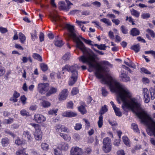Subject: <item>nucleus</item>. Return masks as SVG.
<instances>
[{"mask_svg":"<svg viewBox=\"0 0 155 155\" xmlns=\"http://www.w3.org/2000/svg\"><path fill=\"white\" fill-rule=\"evenodd\" d=\"M130 34L132 36H136L139 35L140 33L139 30L136 28H134L131 29L130 32Z\"/></svg>","mask_w":155,"mask_h":155,"instance_id":"15","label":"nucleus"},{"mask_svg":"<svg viewBox=\"0 0 155 155\" xmlns=\"http://www.w3.org/2000/svg\"><path fill=\"white\" fill-rule=\"evenodd\" d=\"M69 146L67 143L62 142L58 146V148L61 150L66 151L69 148Z\"/></svg>","mask_w":155,"mask_h":155,"instance_id":"9","label":"nucleus"},{"mask_svg":"<svg viewBox=\"0 0 155 155\" xmlns=\"http://www.w3.org/2000/svg\"><path fill=\"white\" fill-rule=\"evenodd\" d=\"M41 149L47 151L49 149V145L46 143H43L41 145Z\"/></svg>","mask_w":155,"mask_h":155,"instance_id":"32","label":"nucleus"},{"mask_svg":"<svg viewBox=\"0 0 155 155\" xmlns=\"http://www.w3.org/2000/svg\"><path fill=\"white\" fill-rule=\"evenodd\" d=\"M19 38L21 42L24 43L26 39L25 35L21 33H19L18 34Z\"/></svg>","mask_w":155,"mask_h":155,"instance_id":"26","label":"nucleus"},{"mask_svg":"<svg viewBox=\"0 0 155 155\" xmlns=\"http://www.w3.org/2000/svg\"><path fill=\"white\" fill-rule=\"evenodd\" d=\"M80 38L82 40H83L85 43L87 44L94 46V45H92L91 44L92 41L91 40H87L81 36L80 37Z\"/></svg>","mask_w":155,"mask_h":155,"instance_id":"38","label":"nucleus"},{"mask_svg":"<svg viewBox=\"0 0 155 155\" xmlns=\"http://www.w3.org/2000/svg\"><path fill=\"white\" fill-rule=\"evenodd\" d=\"M141 17L143 19H146L150 17V15L149 13H143L141 15Z\"/></svg>","mask_w":155,"mask_h":155,"instance_id":"55","label":"nucleus"},{"mask_svg":"<svg viewBox=\"0 0 155 155\" xmlns=\"http://www.w3.org/2000/svg\"><path fill=\"white\" fill-rule=\"evenodd\" d=\"M82 128V125L80 123H77L74 127V129L76 130H79Z\"/></svg>","mask_w":155,"mask_h":155,"instance_id":"48","label":"nucleus"},{"mask_svg":"<svg viewBox=\"0 0 155 155\" xmlns=\"http://www.w3.org/2000/svg\"><path fill=\"white\" fill-rule=\"evenodd\" d=\"M25 150L24 149H19L16 152V155H23L25 153Z\"/></svg>","mask_w":155,"mask_h":155,"instance_id":"34","label":"nucleus"},{"mask_svg":"<svg viewBox=\"0 0 155 155\" xmlns=\"http://www.w3.org/2000/svg\"><path fill=\"white\" fill-rule=\"evenodd\" d=\"M58 110V109H53L50 110L48 112V114H49L53 115L54 114L55 115H56V113Z\"/></svg>","mask_w":155,"mask_h":155,"instance_id":"51","label":"nucleus"},{"mask_svg":"<svg viewBox=\"0 0 155 155\" xmlns=\"http://www.w3.org/2000/svg\"><path fill=\"white\" fill-rule=\"evenodd\" d=\"M52 21L58 26H60L63 28H66L68 32V36L73 39L76 43V46L80 49L84 55H87L89 54V49L86 48L80 39L77 37L74 29V26L69 24H66L62 17L58 15L51 16Z\"/></svg>","mask_w":155,"mask_h":155,"instance_id":"1","label":"nucleus"},{"mask_svg":"<svg viewBox=\"0 0 155 155\" xmlns=\"http://www.w3.org/2000/svg\"><path fill=\"white\" fill-rule=\"evenodd\" d=\"M79 92L78 89L76 87H74L73 88L71 91V93L73 95H75L77 94Z\"/></svg>","mask_w":155,"mask_h":155,"instance_id":"45","label":"nucleus"},{"mask_svg":"<svg viewBox=\"0 0 155 155\" xmlns=\"http://www.w3.org/2000/svg\"><path fill=\"white\" fill-rule=\"evenodd\" d=\"M124 63L126 65L129 66L130 67L134 68H136V65L131 61H130L129 63L126 61H124Z\"/></svg>","mask_w":155,"mask_h":155,"instance_id":"33","label":"nucleus"},{"mask_svg":"<svg viewBox=\"0 0 155 155\" xmlns=\"http://www.w3.org/2000/svg\"><path fill=\"white\" fill-rule=\"evenodd\" d=\"M121 78L122 81L124 82L129 81L130 80V78L128 77L127 74L125 73H122L121 74Z\"/></svg>","mask_w":155,"mask_h":155,"instance_id":"20","label":"nucleus"},{"mask_svg":"<svg viewBox=\"0 0 155 155\" xmlns=\"http://www.w3.org/2000/svg\"><path fill=\"white\" fill-rule=\"evenodd\" d=\"M92 149L90 147H86L84 151L83 152L84 155H87L90 154L92 152Z\"/></svg>","mask_w":155,"mask_h":155,"instance_id":"27","label":"nucleus"},{"mask_svg":"<svg viewBox=\"0 0 155 155\" xmlns=\"http://www.w3.org/2000/svg\"><path fill=\"white\" fill-rule=\"evenodd\" d=\"M131 13L132 15L137 18L140 15V13L134 9H132L131 10Z\"/></svg>","mask_w":155,"mask_h":155,"instance_id":"30","label":"nucleus"},{"mask_svg":"<svg viewBox=\"0 0 155 155\" xmlns=\"http://www.w3.org/2000/svg\"><path fill=\"white\" fill-rule=\"evenodd\" d=\"M103 145H111L110 139L108 137L105 138L103 141Z\"/></svg>","mask_w":155,"mask_h":155,"instance_id":"21","label":"nucleus"},{"mask_svg":"<svg viewBox=\"0 0 155 155\" xmlns=\"http://www.w3.org/2000/svg\"><path fill=\"white\" fill-rule=\"evenodd\" d=\"M73 105V102L71 101H69L67 103V107L68 108H72Z\"/></svg>","mask_w":155,"mask_h":155,"instance_id":"63","label":"nucleus"},{"mask_svg":"<svg viewBox=\"0 0 155 155\" xmlns=\"http://www.w3.org/2000/svg\"><path fill=\"white\" fill-rule=\"evenodd\" d=\"M59 135L65 140L67 141H69L71 140V138L70 137L66 134H65L61 133H60Z\"/></svg>","mask_w":155,"mask_h":155,"instance_id":"25","label":"nucleus"},{"mask_svg":"<svg viewBox=\"0 0 155 155\" xmlns=\"http://www.w3.org/2000/svg\"><path fill=\"white\" fill-rule=\"evenodd\" d=\"M20 114L23 116H28L29 115V113L28 112H27V111L25 109L21 110L20 112Z\"/></svg>","mask_w":155,"mask_h":155,"instance_id":"42","label":"nucleus"},{"mask_svg":"<svg viewBox=\"0 0 155 155\" xmlns=\"http://www.w3.org/2000/svg\"><path fill=\"white\" fill-rule=\"evenodd\" d=\"M42 106L44 107H47L50 105V103L48 101H43L41 103Z\"/></svg>","mask_w":155,"mask_h":155,"instance_id":"41","label":"nucleus"},{"mask_svg":"<svg viewBox=\"0 0 155 155\" xmlns=\"http://www.w3.org/2000/svg\"><path fill=\"white\" fill-rule=\"evenodd\" d=\"M112 21L117 25H118L120 23V21L118 19H116L114 18L112 19Z\"/></svg>","mask_w":155,"mask_h":155,"instance_id":"58","label":"nucleus"},{"mask_svg":"<svg viewBox=\"0 0 155 155\" xmlns=\"http://www.w3.org/2000/svg\"><path fill=\"white\" fill-rule=\"evenodd\" d=\"M76 113L72 112L66 111L62 114V116L64 117H72L76 116Z\"/></svg>","mask_w":155,"mask_h":155,"instance_id":"12","label":"nucleus"},{"mask_svg":"<svg viewBox=\"0 0 155 155\" xmlns=\"http://www.w3.org/2000/svg\"><path fill=\"white\" fill-rule=\"evenodd\" d=\"M102 149L105 153H108L111 150V145H103Z\"/></svg>","mask_w":155,"mask_h":155,"instance_id":"18","label":"nucleus"},{"mask_svg":"<svg viewBox=\"0 0 155 155\" xmlns=\"http://www.w3.org/2000/svg\"><path fill=\"white\" fill-rule=\"evenodd\" d=\"M34 135L35 139L36 140H41L42 137V134L41 131L35 132Z\"/></svg>","mask_w":155,"mask_h":155,"instance_id":"14","label":"nucleus"},{"mask_svg":"<svg viewBox=\"0 0 155 155\" xmlns=\"http://www.w3.org/2000/svg\"><path fill=\"white\" fill-rule=\"evenodd\" d=\"M94 46L97 47L98 49L101 50H105L106 49V46L104 44H101L98 45L96 44H94Z\"/></svg>","mask_w":155,"mask_h":155,"instance_id":"29","label":"nucleus"},{"mask_svg":"<svg viewBox=\"0 0 155 155\" xmlns=\"http://www.w3.org/2000/svg\"><path fill=\"white\" fill-rule=\"evenodd\" d=\"M126 20L127 21L128 20L129 22L131 23L132 25H134L135 24L134 21V19L131 17H127Z\"/></svg>","mask_w":155,"mask_h":155,"instance_id":"56","label":"nucleus"},{"mask_svg":"<svg viewBox=\"0 0 155 155\" xmlns=\"http://www.w3.org/2000/svg\"><path fill=\"white\" fill-rule=\"evenodd\" d=\"M26 97L24 95L20 97L21 101L23 104H25L26 103Z\"/></svg>","mask_w":155,"mask_h":155,"instance_id":"53","label":"nucleus"},{"mask_svg":"<svg viewBox=\"0 0 155 155\" xmlns=\"http://www.w3.org/2000/svg\"><path fill=\"white\" fill-rule=\"evenodd\" d=\"M59 4H60L59 8L60 10H64L67 11L70 8L65 5L64 2H60Z\"/></svg>","mask_w":155,"mask_h":155,"instance_id":"11","label":"nucleus"},{"mask_svg":"<svg viewBox=\"0 0 155 155\" xmlns=\"http://www.w3.org/2000/svg\"><path fill=\"white\" fill-rule=\"evenodd\" d=\"M131 127L134 130L135 132L138 134L140 133V130L137 124L135 123H132L131 125Z\"/></svg>","mask_w":155,"mask_h":155,"instance_id":"22","label":"nucleus"},{"mask_svg":"<svg viewBox=\"0 0 155 155\" xmlns=\"http://www.w3.org/2000/svg\"><path fill=\"white\" fill-rule=\"evenodd\" d=\"M20 96V94L17 92L16 91H14L13 94V97L17 99Z\"/></svg>","mask_w":155,"mask_h":155,"instance_id":"62","label":"nucleus"},{"mask_svg":"<svg viewBox=\"0 0 155 155\" xmlns=\"http://www.w3.org/2000/svg\"><path fill=\"white\" fill-rule=\"evenodd\" d=\"M5 123L7 124H10L12 123L13 121V118H9L8 119H5Z\"/></svg>","mask_w":155,"mask_h":155,"instance_id":"59","label":"nucleus"},{"mask_svg":"<svg viewBox=\"0 0 155 155\" xmlns=\"http://www.w3.org/2000/svg\"><path fill=\"white\" fill-rule=\"evenodd\" d=\"M9 143V140L7 137L3 138L1 140L2 146L5 147L7 146Z\"/></svg>","mask_w":155,"mask_h":155,"instance_id":"17","label":"nucleus"},{"mask_svg":"<svg viewBox=\"0 0 155 155\" xmlns=\"http://www.w3.org/2000/svg\"><path fill=\"white\" fill-rule=\"evenodd\" d=\"M108 110V109L106 105H104L101 107V110L100 112V114L101 115L99 117V120L97 122L98 127L99 128L102 127L103 125V116L102 115L107 112Z\"/></svg>","mask_w":155,"mask_h":155,"instance_id":"3","label":"nucleus"},{"mask_svg":"<svg viewBox=\"0 0 155 155\" xmlns=\"http://www.w3.org/2000/svg\"><path fill=\"white\" fill-rule=\"evenodd\" d=\"M34 58L40 61H42V58L37 53H34L33 55Z\"/></svg>","mask_w":155,"mask_h":155,"instance_id":"37","label":"nucleus"},{"mask_svg":"<svg viewBox=\"0 0 155 155\" xmlns=\"http://www.w3.org/2000/svg\"><path fill=\"white\" fill-rule=\"evenodd\" d=\"M114 110L115 114L117 116H120L121 115V113L120 110L119 108H117V107H115L113 108Z\"/></svg>","mask_w":155,"mask_h":155,"instance_id":"40","label":"nucleus"},{"mask_svg":"<svg viewBox=\"0 0 155 155\" xmlns=\"http://www.w3.org/2000/svg\"><path fill=\"white\" fill-rule=\"evenodd\" d=\"M48 86L47 84L45 83H39L38 87V91L41 94H45L48 90Z\"/></svg>","mask_w":155,"mask_h":155,"instance_id":"4","label":"nucleus"},{"mask_svg":"<svg viewBox=\"0 0 155 155\" xmlns=\"http://www.w3.org/2000/svg\"><path fill=\"white\" fill-rule=\"evenodd\" d=\"M131 49L134 50L135 52H138L140 51V49L139 44H137L132 46L131 47Z\"/></svg>","mask_w":155,"mask_h":155,"instance_id":"24","label":"nucleus"},{"mask_svg":"<svg viewBox=\"0 0 155 155\" xmlns=\"http://www.w3.org/2000/svg\"><path fill=\"white\" fill-rule=\"evenodd\" d=\"M76 23L80 26H81V24H85L87 23H89V22L88 21H80L78 20H76Z\"/></svg>","mask_w":155,"mask_h":155,"instance_id":"54","label":"nucleus"},{"mask_svg":"<svg viewBox=\"0 0 155 155\" xmlns=\"http://www.w3.org/2000/svg\"><path fill=\"white\" fill-rule=\"evenodd\" d=\"M70 154L71 155H82V150L78 147H72L70 150Z\"/></svg>","mask_w":155,"mask_h":155,"instance_id":"5","label":"nucleus"},{"mask_svg":"<svg viewBox=\"0 0 155 155\" xmlns=\"http://www.w3.org/2000/svg\"><path fill=\"white\" fill-rule=\"evenodd\" d=\"M80 12V11L78 10H74L70 12V14L74 15L75 14H78Z\"/></svg>","mask_w":155,"mask_h":155,"instance_id":"61","label":"nucleus"},{"mask_svg":"<svg viewBox=\"0 0 155 155\" xmlns=\"http://www.w3.org/2000/svg\"><path fill=\"white\" fill-rule=\"evenodd\" d=\"M122 139L124 143L127 146H129L130 144L128 138L126 136H124L123 137Z\"/></svg>","mask_w":155,"mask_h":155,"instance_id":"35","label":"nucleus"},{"mask_svg":"<svg viewBox=\"0 0 155 155\" xmlns=\"http://www.w3.org/2000/svg\"><path fill=\"white\" fill-rule=\"evenodd\" d=\"M57 88L51 87L49 91L46 94V96H49L52 94H55L57 92Z\"/></svg>","mask_w":155,"mask_h":155,"instance_id":"16","label":"nucleus"},{"mask_svg":"<svg viewBox=\"0 0 155 155\" xmlns=\"http://www.w3.org/2000/svg\"><path fill=\"white\" fill-rule=\"evenodd\" d=\"M40 67L41 70L43 71H45L48 70V66L47 65L45 64H41Z\"/></svg>","mask_w":155,"mask_h":155,"instance_id":"43","label":"nucleus"},{"mask_svg":"<svg viewBox=\"0 0 155 155\" xmlns=\"http://www.w3.org/2000/svg\"><path fill=\"white\" fill-rule=\"evenodd\" d=\"M68 95V91L67 89H64L61 91L59 94V99L60 101L65 100Z\"/></svg>","mask_w":155,"mask_h":155,"instance_id":"7","label":"nucleus"},{"mask_svg":"<svg viewBox=\"0 0 155 155\" xmlns=\"http://www.w3.org/2000/svg\"><path fill=\"white\" fill-rule=\"evenodd\" d=\"M66 71L71 72V73L68 84L70 86H72L74 84L77 79L78 73L77 70V68L74 66H70L66 64L62 68L63 74L65 73Z\"/></svg>","mask_w":155,"mask_h":155,"instance_id":"2","label":"nucleus"},{"mask_svg":"<svg viewBox=\"0 0 155 155\" xmlns=\"http://www.w3.org/2000/svg\"><path fill=\"white\" fill-rule=\"evenodd\" d=\"M72 137L76 140H78L80 139V137L79 135L76 133L74 134Z\"/></svg>","mask_w":155,"mask_h":155,"instance_id":"47","label":"nucleus"},{"mask_svg":"<svg viewBox=\"0 0 155 155\" xmlns=\"http://www.w3.org/2000/svg\"><path fill=\"white\" fill-rule=\"evenodd\" d=\"M46 120V118L42 115L36 114L34 115V120L38 123H43Z\"/></svg>","mask_w":155,"mask_h":155,"instance_id":"6","label":"nucleus"},{"mask_svg":"<svg viewBox=\"0 0 155 155\" xmlns=\"http://www.w3.org/2000/svg\"><path fill=\"white\" fill-rule=\"evenodd\" d=\"M54 43L56 46L58 47H61L64 44L62 40L60 39L58 36L56 37Z\"/></svg>","mask_w":155,"mask_h":155,"instance_id":"10","label":"nucleus"},{"mask_svg":"<svg viewBox=\"0 0 155 155\" xmlns=\"http://www.w3.org/2000/svg\"><path fill=\"white\" fill-rule=\"evenodd\" d=\"M141 71L145 74H151V73L148 71L147 69L144 68H141L140 69Z\"/></svg>","mask_w":155,"mask_h":155,"instance_id":"52","label":"nucleus"},{"mask_svg":"<svg viewBox=\"0 0 155 155\" xmlns=\"http://www.w3.org/2000/svg\"><path fill=\"white\" fill-rule=\"evenodd\" d=\"M144 101L146 103H148L150 101V96H149V91L148 89L146 88L143 89Z\"/></svg>","mask_w":155,"mask_h":155,"instance_id":"8","label":"nucleus"},{"mask_svg":"<svg viewBox=\"0 0 155 155\" xmlns=\"http://www.w3.org/2000/svg\"><path fill=\"white\" fill-rule=\"evenodd\" d=\"M78 109L79 111L83 114H85L86 113V109L84 106L81 105L78 107Z\"/></svg>","mask_w":155,"mask_h":155,"instance_id":"31","label":"nucleus"},{"mask_svg":"<svg viewBox=\"0 0 155 155\" xmlns=\"http://www.w3.org/2000/svg\"><path fill=\"white\" fill-rule=\"evenodd\" d=\"M54 155H62L61 152L58 149H54Z\"/></svg>","mask_w":155,"mask_h":155,"instance_id":"50","label":"nucleus"},{"mask_svg":"<svg viewBox=\"0 0 155 155\" xmlns=\"http://www.w3.org/2000/svg\"><path fill=\"white\" fill-rule=\"evenodd\" d=\"M120 139H116L114 142V144L116 146H118L120 144Z\"/></svg>","mask_w":155,"mask_h":155,"instance_id":"60","label":"nucleus"},{"mask_svg":"<svg viewBox=\"0 0 155 155\" xmlns=\"http://www.w3.org/2000/svg\"><path fill=\"white\" fill-rule=\"evenodd\" d=\"M142 81L143 83L145 84L149 83L150 82L149 79L147 78H142Z\"/></svg>","mask_w":155,"mask_h":155,"instance_id":"64","label":"nucleus"},{"mask_svg":"<svg viewBox=\"0 0 155 155\" xmlns=\"http://www.w3.org/2000/svg\"><path fill=\"white\" fill-rule=\"evenodd\" d=\"M23 135H24L25 137H26L28 139V141H31L33 139L32 136L30 132L28 131H25L23 132Z\"/></svg>","mask_w":155,"mask_h":155,"instance_id":"13","label":"nucleus"},{"mask_svg":"<svg viewBox=\"0 0 155 155\" xmlns=\"http://www.w3.org/2000/svg\"><path fill=\"white\" fill-rule=\"evenodd\" d=\"M120 30L123 33L126 34L128 33V29L124 25H122L120 27Z\"/></svg>","mask_w":155,"mask_h":155,"instance_id":"39","label":"nucleus"},{"mask_svg":"<svg viewBox=\"0 0 155 155\" xmlns=\"http://www.w3.org/2000/svg\"><path fill=\"white\" fill-rule=\"evenodd\" d=\"M70 54L69 53L65 54L63 57V59L65 61L68 60L70 59Z\"/></svg>","mask_w":155,"mask_h":155,"instance_id":"44","label":"nucleus"},{"mask_svg":"<svg viewBox=\"0 0 155 155\" xmlns=\"http://www.w3.org/2000/svg\"><path fill=\"white\" fill-rule=\"evenodd\" d=\"M62 126L61 124H57L54 127V129L56 132L58 133H61V129Z\"/></svg>","mask_w":155,"mask_h":155,"instance_id":"23","label":"nucleus"},{"mask_svg":"<svg viewBox=\"0 0 155 155\" xmlns=\"http://www.w3.org/2000/svg\"><path fill=\"white\" fill-rule=\"evenodd\" d=\"M146 32L149 33L152 37L154 38L155 37V33L154 32L150 29H147L146 30Z\"/></svg>","mask_w":155,"mask_h":155,"instance_id":"36","label":"nucleus"},{"mask_svg":"<svg viewBox=\"0 0 155 155\" xmlns=\"http://www.w3.org/2000/svg\"><path fill=\"white\" fill-rule=\"evenodd\" d=\"M100 21L106 24L107 26H110L111 25V22L108 19L103 18L101 19Z\"/></svg>","mask_w":155,"mask_h":155,"instance_id":"28","label":"nucleus"},{"mask_svg":"<svg viewBox=\"0 0 155 155\" xmlns=\"http://www.w3.org/2000/svg\"><path fill=\"white\" fill-rule=\"evenodd\" d=\"M30 125L35 128V132L41 131L40 126L38 124L33 123H31L30 124Z\"/></svg>","mask_w":155,"mask_h":155,"instance_id":"19","label":"nucleus"},{"mask_svg":"<svg viewBox=\"0 0 155 155\" xmlns=\"http://www.w3.org/2000/svg\"><path fill=\"white\" fill-rule=\"evenodd\" d=\"M5 72V68L3 67L0 68V76H2L4 75Z\"/></svg>","mask_w":155,"mask_h":155,"instance_id":"49","label":"nucleus"},{"mask_svg":"<svg viewBox=\"0 0 155 155\" xmlns=\"http://www.w3.org/2000/svg\"><path fill=\"white\" fill-rule=\"evenodd\" d=\"M102 95L104 96H105L107 95L108 94V92L104 87L102 88Z\"/></svg>","mask_w":155,"mask_h":155,"instance_id":"57","label":"nucleus"},{"mask_svg":"<svg viewBox=\"0 0 155 155\" xmlns=\"http://www.w3.org/2000/svg\"><path fill=\"white\" fill-rule=\"evenodd\" d=\"M92 4L94 6L97 8H100L101 4V3L98 1H95L92 3Z\"/></svg>","mask_w":155,"mask_h":155,"instance_id":"46","label":"nucleus"}]
</instances>
